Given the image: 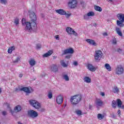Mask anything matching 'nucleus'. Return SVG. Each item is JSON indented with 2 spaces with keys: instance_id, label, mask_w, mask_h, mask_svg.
Returning <instances> with one entry per match:
<instances>
[{
  "instance_id": "nucleus-57",
  "label": "nucleus",
  "mask_w": 124,
  "mask_h": 124,
  "mask_svg": "<svg viewBox=\"0 0 124 124\" xmlns=\"http://www.w3.org/2000/svg\"><path fill=\"white\" fill-rule=\"evenodd\" d=\"M117 113H118V115H120L121 114V110H118Z\"/></svg>"
},
{
  "instance_id": "nucleus-24",
  "label": "nucleus",
  "mask_w": 124,
  "mask_h": 124,
  "mask_svg": "<svg viewBox=\"0 0 124 124\" xmlns=\"http://www.w3.org/2000/svg\"><path fill=\"white\" fill-rule=\"evenodd\" d=\"M113 92L114 93H120V90H119V88L117 86H114L113 89Z\"/></svg>"
},
{
  "instance_id": "nucleus-45",
  "label": "nucleus",
  "mask_w": 124,
  "mask_h": 124,
  "mask_svg": "<svg viewBox=\"0 0 124 124\" xmlns=\"http://www.w3.org/2000/svg\"><path fill=\"white\" fill-rule=\"evenodd\" d=\"M64 15H65V16L66 17V18H68V17H70V16H71V14H67V13H66V14Z\"/></svg>"
},
{
  "instance_id": "nucleus-58",
  "label": "nucleus",
  "mask_w": 124,
  "mask_h": 124,
  "mask_svg": "<svg viewBox=\"0 0 124 124\" xmlns=\"http://www.w3.org/2000/svg\"><path fill=\"white\" fill-rule=\"evenodd\" d=\"M93 108V106L89 105V109H92Z\"/></svg>"
},
{
  "instance_id": "nucleus-5",
  "label": "nucleus",
  "mask_w": 124,
  "mask_h": 124,
  "mask_svg": "<svg viewBox=\"0 0 124 124\" xmlns=\"http://www.w3.org/2000/svg\"><path fill=\"white\" fill-rule=\"evenodd\" d=\"M102 56H103L102 51L101 50H96L95 52V55H94L95 61H96V62H99V61L101 60Z\"/></svg>"
},
{
  "instance_id": "nucleus-18",
  "label": "nucleus",
  "mask_w": 124,
  "mask_h": 124,
  "mask_svg": "<svg viewBox=\"0 0 124 124\" xmlns=\"http://www.w3.org/2000/svg\"><path fill=\"white\" fill-rule=\"evenodd\" d=\"M52 54H53V50H49L47 53H45L43 55V58H47V57H50V56H51Z\"/></svg>"
},
{
  "instance_id": "nucleus-12",
  "label": "nucleus",
  "mask_w": 124,
  "mask_h": 124,
  "mask_svg": "<svg viewBox=\"0 0 124 124\" xmlns=\"http://www.w3.org/2000/svg\"><path fill=\"white\" fill-rule=\"evenodd\" d=\"M63 52H64L62 53V55H66V54H70L72 55V54L74 53V49L72 48H69L64 50Z\"/></svg>"
},
{
  "instance_id": "nucleus-28",
  "label": "nucleus",
  "mask_w": 124,
  "mask_h": 124,
  "mask_svg": "<svg viewBox=\"0 0 124 124\" xmlns=\"http://www.w3.org/2000/svg\"><path fill=\"white\" fill-rule=\"evenodd\" d=\"M61 65L63 67H67V65H68L67 64H66L65 62H64V60H62L61 61Z\"/></svg>"
},
{
  "instance_id": "nucleus-37",
  "label": "nucleus",
  "mask_w": 124,
  "mask_h": 124,
  "mask_svg": "<svg viewBox=\"0 0 124 124\" xmlns=\"http://www.w3.org/2000/svg\"><path fill=\"white\" fill-rule=\"evenodd\" d=\"M21 22L23 26H26L27 22H26V19L25 18H22Z\"/></svg>"
},
{
  "instance_id": "nucleus-23",
  "label": "nucleus",
  "mask_w": 124,
  "mask_h": 124,
  "mask_svg": "<svg viewBox=\"0 0 124 124\" xmlns=\"http://www.w3.org/2000/svg\"><path fill=\"white\" fill-rule=\"evenodd\" d=\"M117 25L121 28H124V24L123 23V22L121 20H117Z\"/></svg>"
},
{
  "instance_id": "nucleus-53",
  "label": "nucleus",
  "mask_w": 124,
  "mask_h": 124,
  "mask_svg": "<svg viewBox=\"0 0 124 124\" xmlns=\"http://www.w3.org/2000/svg\"><path fill=\"white\" fill-rule=\"evenodd\" d=\"M101 95H102V96H104V95H105V93H104L103 92H101Z\"/></svg>"
},
{
  "instance_id": "nucleus-3",
  "label": "nucleus",
  "mask_w": 124,
  "mask_h": 124,
  "mask_svg": "<svg viewBox=\"0 0 124 124\" xmlns=\"http://www.w3.org/2000/svg\"><path fill=\"white\" fill-rule=\"evenodd\" d=\"M116 101L114 100L112 101L111 106L112 108L116 109L117 108V104L118 108H121L123 103H122L121 99H117Z\"/></svg>"
},
{
  "instance_id": "nucleus-26",
  "label": "nucleus",
  "mask_w": 124,
  "mask_h": 124,
  "mask_svg": "<svg viewBox=\"0 0 124 124\" xmlns=\"http://www.w3.org/2000/svg\"><path fill=\"white\" fill-rule=\"evenodd\" d=\"M48 98L49 99H51L52 97H53V93L51 90H49L48 92V94H47Z\"/></svg>"
},
{
  "instance_id": "nucleus-2",
  "label": "nucleus",
  "mask_w": 124,
  "mask_h": 124,
  "mask_svg": "<svg viewBox=\"0 0 124 124\" xmlns=\"http://www.w3.org/2000/svg\"><path fill=\"white\" fill-rule=\"evenodd\" d=\"M28 13L29 17L31 18V22H33V25H34L35 28H36V20H37V18H36L35 13L32 11H29Z\"/></svg>"
},
{
  "instance_id": "nucleus-54",
  "label": "nucleus",
  "mask_w": 124,
  "mask_h": 124,
  "mask_svg": "<svg viewBox=\"0 0 124 124\" xmlns=\"http://www.w3.org/2000/svg\"><path fill=\"white\" fill-rule=\"evenodd\" d=\"M10 112L11 113L12 115L14 114V111H13L12 109L10 110Z\"/></svg>"
},
{
  "instance_id": "nucleus-60",
  "label": "nucleus",
  "mask_w": 124,
  "mask_h": 124,
  "mask_svg": "<svg viewBox=\"0 0 124 124\" xmlns=\"http://www.w3.org/2000/svg\"><path fill=\"white\" fill-rule=\"evenodd\" d=\"M17 91H18V88H16V92H17Z\"/></svg>"
},
{
  "instance_id": "nucleus-42",
  "label": "nucleus",
  "mask_w": 124,
  "mask_h": 124,
  "mask_svg": "<svg viewBox=\"0 0 124 124\" xmlns=\"http://www.w3.org/2000/svg\"><path fill=\"white\" fill-rule=\"evenodd\" d=\"M84 19L85 20H88L89 19V16H88V14L85 15L84 16Z\"/></svg>"
},
{
  "instance_id": "nucleus-35",
  "label": "nucleus",
  "mask_w": 124,
  "mask_h": 124,
  "mask_svg": "<svg viewBox=\"0 0 124 124\" xmlns=\"http://www.w3.org/2000/svg\"><path fill=\"white\" fill-rule=\"evenodd\" d=\"M14 23L17 26V25H19V18H16L15 19Z\"/></svg>"
},
{
  "instance_id": "nucleus-4",
  "label": "nucleus",
  "mask_w": 124,
  "mask_h": 124,
  "mask_svg": "<svg viewBox=\"0 0 124 124\" xmlns=\"http://www.w3.org/2000/svg\"><path fill=\"white\" fill-rule=\"evenodd\" d=\"M29 103L32 107H34L35 109H40L41 108V105L38 103L37 101L34 100H30Z\"/></svg>"
},
{
  "instance_id": "nucleus-16",
  "label": "nucleus",
  "mask_w": 124,
  "mask_h": 124,
  "mask_svg": "<svg viewBox=\"0 0 124 124\" xmlns=\"http://www.w3.org/2000/svg\"><path fill=\"white\" fill-rule=\"evenodd\" d=\"M55 12L56 13L60 14V15H64L66 14L65 11L63 10V9H60L58 10H55Z\"/></svg>"
},
{
  "instance_id": "nucleus-63",
  "label": "nucleus",
  "mask_w": 124,
  "mask_h": 124,
  "mask_svg": "<svg viewBox=\"0 0 124 124\" xmlns=\"http://www.w3.org/2000/svg\"><path fill=\"white\" fill-rule=\"evenodd\" d=\"M31 91H32V89H31Z\"/></svg>"
},
{
  "instance_id": "nucleus-61",
  "label": "nucleus",
  "mask_w": 124,
  "mask_h": 124,
  "mask_svg": "<svg viewBox=\"0 0 124 124\" xmlns=\"http://www.w3.org/2000/svg\"><path fill=\"white\" fill-rule=\"evenodd\" d=\"M80 3H81V4H84V2H83V1L81 2Z\"/></svg>"
},
{
  "instance_id": "nucleus-50",
  "label": "nucleus",
  "mask_w": 124,
  "mask_h": 124,
  "mask_svg": "<svg viewBox=\"0 0 124 124\" xmlns=\"http://www.w3.org/2000/svg\"><path fill=\"white\" fill-rule=\"evenodd\" d=\"M103 35H104V36H108V34L107 32H104L103 33Z\"/></svg>"
},
{
  "instance_id": "nucleus-20",
  "label": "nucleus",
  "mask_w": 124,
  "mask_h": 124,
  "mask_svg": "<svg viewBox=\"0 0 124 124\" xmlns=\"http://www.w3.org/2000/svg\"><path fill=\"white\" fill-rule=\"evenodd\" d=\"M14 110L16 112H20L22 110V107L20 105H17L15 108Z\"/></svg>"
},
{
  "instance_id": "nucleus-15",
  "label": "nucleus",
  "mask_w": 124,
  "mask_h": 124,
  "mask_svg": "<svg viewBox=\"0 0 124 124\" xmlns=\"http://www.w3.org/2000/svg\"><path fill=\"white\" fill-rule=\"evenodd\" d=\"M87 68L90 71H92V72H94V71L96 70L94 66H93L92 64H88L87 65Z\"/></svg>"
},
{
  "instance_id": "nucleus-22",
  "label": "nucleus",
  "mask_w": 124,
  "mask_h": 124,
  "mask_svg": "<svg viewBox=\"0 0 124 124\" xmlns=\"http://www.w3.org/2000/svg\"><path fill=\"white\" fill-rule=\"evenodd\" d=\"M116 31L117 34H118L119 36H121V37L123 36V33H122V31H121V30L120 29V28H117L116 29Z\"/></svg>"
},
{
  "instance_id": "nucleus-38",
  "label": "nucleus",
  "mask_w": 124,
  "mask_h": 124,
  "mask_svg": "<svg viewBox=\"0 0 124 124\" xmlns=\"http://www.w3.org/2000/svg\"><path fill=\"white\" fill-rule=\"evenodd\" d=\"M37 111L40 112L41 113H42V112L45 111V108H40L37 109Z\"/></svg>"
},
{
  "instance_id": "nucleus-10",
  "label": "nucleus",
  "mask_w": 124,
  "mask_h": 124,
  "mask_svg": "<svg viewBox=\"0 0 124 124\" xmlns=\"http://www.w3.org/2000/svg\"><path fill=\"white\" fill-rule=\"evenodd\" d=\"M56 102L57 104H62L63 102V97L62 94H59L56 97Z\"/></svg>"
},
{
  "instance_id": "nucleus-47",
  "label": "nucleus",
  "mask_w": 124,
  "mask_h": 124,
  "mask_svg": "<svg viewBox=\"0 0 124 124\" xmlns=\"http://www.w3.org/2000/svg\"><path fill=\"white\" fill-rule=\"evenodd\" d=\"M111 118H113V119H116V116L114 113H112V114H111Z\"/></svg>"
},
{
  "instance_id": "nucleus-39",
  "label": "nucleus",
  "mask_w": 124,
  "mask_h": 124,
  "mask_svg": "<svg viewBox=\"0 0 124 124\" xmlns=\"http://www.w3.org/2000/svg\"><path fill=\"white\" fill-rule=\"evenodd\" d=\"M112 44H114V45H116V44H117V40L115 37L113 38L112 39Z\"/></svg>"
},
{
  "instance_id": "nucleus-11",
  "label": "nucleus",
  "mask_w": 124,
  "mask_h": 124,
  "mask_svg": "<svg viewBox=\"0 0 124 124\" xmlns=\"http://www.w3.org/2000/svg\"><path fill=\"white\" fill-rule=\"evenodd\" d=\"M19 91L21 92H24V93H26V95H29V93H31V91L30 90L29 87H22L19 89Z\"/></svg>"
},
{
  "instance_id": "nucleus-34",
  "label": "nucleus",
  "mask_w": 124,
  "mask_h": 124,
  "mask_svg": "<svg viewBox=\"0 0 124 124\" xmlns=\"http://www.w3.org/2000/svg\"><path fill=\"white\" fill-rule=\"evenodd\" d=\"M87 16L89 17H90V16H94V13L93 12H90L89 13H87Z\"/></svg>"
},
{
  "instance_id": "nucleus-14",
  "label": "nucleus",
  "mask_w": 124,
  "mask_h": 124,
  "mask_svg": "<svg viewBox=\"0 0 124 124\" xmlns=\"http://www.w3.org/2000/svg\"><path fill=\"white\" fill-rule=\"evenodd\" d=\"M103 104V102L100 99H98L95 101V105L97 108L98 107H101Z\"/></svg>"
},
{
  "instance_id": "nucleus-41",
  "label": "nucleus",
  "mask_w": 124,
  "mask_h": 124,
  "mask_svg": "<svg viewBox=\"0 0 124 124\" xmlns=\"http://www.w3.org/2000/svg\"><path fill=\"white\" fill-rule=\"evenodd\" d=\"M20 61V58L19 57H17L15 61H13L14 63H16Z\"/></svg>"
},
{
  "instance_id": "nucleus-36",
  "label": "nucleus",
  "mask_w": 124,
  "mask_h": 124,
  "mask_svg": "<svg viewBox=\"0 0 124 124\" xmlns=\"http://www.w3.org/2000/svg\"><path fill=\"white\" fill-rule=\"evenodd\" d=\"M76 113L78 115V116H82V115H83L82 111L81 110H77L76 111Z\"/></svg>"
},
{
  "instance_id": "nucleus-40",
  "label": "nucleus",
  "mask_w": 124,
  "mask_h": 124,
  "mask_svg": "<svg viewBox=\"0 0 124 124\" xmlns=\"http://www.w3.org/2000/svg\"><path fill=\"white\" fill-rule=\"evenodd\" d=\"M0 2L2 4H6V3H7V1L6 0H0Z\"/></svg>"
},
{
  "instance_id": "nucleus-51",
  "label": "nucleus",
  "mask_w": 124,
  "mask_h": 124,
  "mask_svg": "<svg viewBox=\"0 0 124 124\" xmlns=\"http://www.w3.org/2000/svg\"><path fill=\"white\" fill-rule=\"evenodd\" d=\"M2 115L3 116H6L7 115V113H6V111H3L2 113Z\"/></svg>"
},
{
  "instance_id": "nucleus-27",
  "label": "nucleus",
  "mask_w": 124,
  "mask_h": 124,
  "mask_svg": "<svg viewBox=\"0 0 124 124\" xmlns=\"http://www.w3.org/2000/svg\"><path fill=\"white\" fill-rule=\"evenodd\" d=\"M94 9L96 11H99V12H101L102 11V8L98 6H95Z\"/></svg>"
},
{
  "instance_id": "nucleus-49",
  "label": "nucleus",
  "mask_w": 124,
  "mask_h": 124,
  "mask_svg": "<svg viewBox=\"0 0 124 124\" xmlns=\"http://www.w3.org/2000/svg\"><path fill=\"white\" fill-rule=\"evenodd\" d=\"M55 38L57 40H60V36L59 35H56L55 36Z\"/></svg>"
},
{
  "instance_id": "nucleus-56",
  "label": "nucleus",
  "mask_w": 124,
  "mask_h": 124,
  "mask_svg": "<svg viewBox=\"0 0 124 124\" xmlns=\"http://www.w3.org/2000/svg\"><path fill=\"white\" fill-rule=\"evenodd\" d=\"M93 26H94V27H96V26H97V24H96V23H94Z\"/></svg>"
},
{
  "instance_id": "nucleus-9",
  "label": "nucleus",
  "mask_w": 124,
  "mask_h": 124,
  "mask_svg": "<svg viewBox=\"0 0 124 124\" xmlns=\"http://www.w3.org/2000/svg\"><path fill=\"white\" fill-rule=\"evenodd\" d=\"M68 5L70 8H75L77 6V1L76 0H71L68 2Z\"/></svg>"
},
{
  "instance_id": "nucleus-30",
  "label": "nucleus",
  "mask_w": 124,
  "mask_h": 124,
  "mask_svg": "<svg viewBox=\"0 0 124 124\" xmlns=\"http://www.w3.org/2000/svg\"><path fill=\"white\" fill-rule=\"evenodd\" d=\"M29 63L31 66H33L34 65H35V61L34 60H31L30 61Z\"/></svg>"
},
{
  "instance_id": "nucleus-59",
  "label": "nucleus",
  "mask_w": 124,
  "mask_h": 124,
  "mask_svg": "<svg viewBox=\"0 0 124 124\" xmlns=\"http://www.w3.org/2000/svg\"><path fill=\"white\" fill-rule=\"evenodd\" d=\"M1 93V89L0 88V94Z\"/></svg>"
},
{
  "instance_id": "nucleus-8",
  "label": "nucleus",
  "mask_w": 124,
  "mask_h": 124,
  "mask_svg": "<svg viewBox=\"0 0 124 124\" xmlns=\"http://www.w3.org/2000/svg\"><path fill=\"white\" fill-rule=\"evenodd\" d=\"M115 72L116 74L120 75L124 73V68L121 65H118L115 70Z\"/></svg>"
},
{
  "instance_id": "nucleus-29",
  "label": "nucleus",
  "mask_w": 124,
  "mask_h": 124,
  "mask_svg": "<svg viewBox=\"0 0 124 124\" xmlns=\"http://www.w3.org/2000/svg\"><path fill=\"white\" fill-rule=\"evenodd\" d=\"M91 81H92L91 78L88 77H85L84 78V82H86V83H91Z\"/></svg>"
},
{
  "instance_id": "nucleus-55",
  "label": "nucleus",
  "mask_w": 124,
  "mask_h": 124,
  "mask_svg": "<svg viewBox=\"0 0 124 124\" xmlns=\"http://www.w3.org/2000/svg\"><path fill=\"white\" fill-rule=\"evenodd\" d=\"M20 78H22L23 77V74H20L19 75Z\"/></svg>"
},
{
  "instance_id": "nucleus-21",
  "label": "nucleus",
  "mask_w": 124,
  "mask_h": 124,
  "mask_svg": "<svg viewBox=\"0 0 124 124\" xmlns=\"http://www.w3.org/2000/svg\"><path fill=\"white\" fill-rule=\"evenodd\" d=\"M51 70L53 72H57L58 71V67L56 65H52L51 67Z\"/></svg>"
},
{
  "instance_id": "nucleus-52",
  "label": "nucleus",
  "mask_w": 124,
  "mask_h": 124,
  "mask_svg": "<svg viewBox=\"0 0 124 124\" xmlns=\"http://www.w3.org/2000/svg\"><path fill=\"white\" fill-rule=\"evenodd\" d=\"M117 51H118V53H122V49H120V48L118 49L117 50Z\"/></svg>"
},
{
  "instance_id": "nucleus-19",
  "label": "nucleus",
  "mask_w": 124,
  "mask_h": 124,
  "mask_svg": "<svg viewBox=\"0 0 124 124\" xmlns=\"http://www.w3.org/2000/svg\"><path fill=\"white\" fill-rule=\"evenodd\" d=\"M66 31L68 34H72V32H73V31L74 30L70 27H67Z\"/></svg>"
},
{
  "instance_id": "nucleus-44",
  "label": "nucleus",
  "mask_w": 124,
  "mask_h": 124,
  "mask_svg": "<svg viewBox=\"0 0 124 124\" xmlns=\"http://www.w3.org/2000/svg\"><path fill=\"white\" fill-rule=\"evenodd\" d=\"M73 65H75V66H77L78 65V62L77 61H74L73 62Z\"/></svg>"
},
{
  "instance_id": "nucleus-43",
  "label": "nucleus",
  "mask_w": 124,
  "mask_h": 124,
  "mask_svg": "<svg viewBox=\"0 0 124 124\" xmlns=\"http://www.w3.org/2000/svg\"><path fill=\"white\" fill-rule=\"evenodd\" d=\"M72 34H73L75 36H78V33H77L74 30L73 31Z\"/></svg>"
},
{
  "instance_id": "nucleus-46",
  "label": "nucleus",
  "mask_w": 124,
  "mask_h": 124,
  "mask_svg": "<svg viewBox=\"0 0 124 124\" xmlns=\"http://www.w3.org/2000/svg\"><path fill=\"white\" fill-rule=\"evenodd\" d=\"M41 48V45L37 44L36 45V49H40Z\"/></svg>"
},
{
  "instance_id": "nucleus-1",
  "label": "nucleus",
  "mask_w": 124,
  "mask_h": 124,
  "mask_svg": "<svg viewBox=\"0 0 124 124\" xmlns=\"http://www.w3.org/2000/svg\"><path fill=\"white\" fill-rule=\"evenodd\" d=\"M82 95L77 94L74 96H71L70 98V102L71 104L76 105L78 104L81 100H82Z\"/></svg>"
},
{
  "instance_id": "nucleus-25",
  "label": "nucleus",
  "mask_w": 124,
  "mask_h": 124,
  "mask_svg": "<svg viewBox=\"0 0 124 124\" xmlns=\"http://www.w3.org/2000/svg\"><path fill=\"white\" fill-rule=\"evenodd\" d=\"M105 67L107 69L108 71H111V66H110V64L108 63L105 64Z\"/></svg>"
},
{
  "instance_id": "nucleus-6",
  "label": "nucleus",
  "mask_w": 124,
  "mask_h": 124,
  "mask_svg": "<svg viewBox=\"0 0 124 124\" xmlns=\"http://www.w3.org/2000/svg\"><path fill=\"white\" fill-rule=\"evenodd\" d=\"M32 23H33V22L32 21H31V23L27 22L26 23V25H25V26H26V29L28 30V31H31V30H32L33 31H34L36 30V29H37V25H36V27H34V25H33Z\"/></svg>"
},
{
  "instance_id": "nucleus-62",
  "label": "nucleus",
  "mask_w": 124,
  "mask_h": 124,
  "mask_svg": "<svg viewBox=\"0 0 124 124\" xmlns=\"http://www.w3.org/2000/svg\"><path fill=\"white\" fill-rule=\"evenodd\" d=\"M109 1H110V2H112V1H113V0H108Z\"/></svg>"
},
{
  "instance_id": "nucleus-13",
  "label": "nucleus",
  "mask_w": 124,
  "mask_h": 124,
  "mask_svg": "<svg viewBox=\"0 0 124 124\" xmlns=\"http://www.w3.org/2000/svg\"><path fill=\"white\" fill-rule=\"evenodd\" d=\"M117 18L120 21H121L122 23H124V14L123 13H120L117 15Z\"/></svg>"
},
{
  "instance_id": "nucleus-7",
  "label": "nucleus",
  "mask_w": 124,
  "mask_h": 124,
  "mask_svg": "<svg viewBox=\"0 0 124 124\" xmlns=\"http://www.w3.org/2000/svg\"><path fill=\"white\" fill-rule=\"evenodd\" d=\"M28 116L31 118H36L38 116V113L33 110H30L28 111Z\"/></svg>"
},
{
  "instance_id": "nucleus-31",
  "label": "nucleus",
  "mask_w": 124,
  "mask_h": 124,
  "mask_svg": "<svg viewBox=\"0 0 124 124\" xmlns=\"http://www.w3.org/2000/svg\"><path fill=\"white\" fill-rule=\"evenodd\" d=\"M15 49V48L14 47V46H11L8 49V52L9 53V54H11V53H12V51H14Z\"/></svg>"
},
{
  "instance_id": "nucleus-33",
  "label": "nucleus",
  "mask_w": 124,
  "mask_h": 124,
  "mask_svg": "<svg viewBox=\"0 0 124 124\" xmlns=\"http://www.w3.org/2000/svg\"><path fill=\"white\" fill-rule=\"evenodd\" d=\"M63 79H64L65 81H69V77L67 75H63Z\"/></svg>"
},
{
  "instance_id": "nucleus-64",
  "label": "nucleus",
  "mask_w": 124,
  "mask_h": 124,
  "mask_svg": "<svg viewBox=\"0 0 124 124\" xmlns=\"http://www.w3.org/2000/svg\"><path fill=\"white\" fill-rule=\"evenodd\" d=\"M122 108H124V106L122 107Z\"/></svg>"
},
{
  "instance_id": "nucleus-32",
  "label": "nucleus",
  "mask_w": 124,
  "mask_h": 124,
  "mask_svg": "<svg viewBox=\"0 0 124 124\" xmlns=\"http://www.w3.org/2000/svg\"><path fill=\"white\" fill-rule=\"evenodd\" d=\"M97 117L99 120H102V119H104V115L100 113L98 114Z\"/></svg>"
},
{
  "instance_id": "nucleus-17",
  "label": "nucleus",
  "mask_w": 124,
  "mask_h": 124,
  "mask_svg": "<svg viewBox=\"0 0 124 124\" xmlns=\"http://www.w3.org/2000/svg\"><path fill=\"white\" fill-rule=\"evenodd\" d=\"M86 42L89 43L91 45H94V46H96V43L93 40H91L90 39H86Z\"/></svg>"
},
{
  "instance_id": "nucleus-48",
  "label": "nucleus",
  "mask_w": 124,
  "mask_h": 124,
  "mask_svg": "<svg viewBox=\"0 0 124 124\" xmlns=\"http://www.w3.org/2000/svg\"><path fill=\"white\" fill-rule=\"evenodd\" d=\"M71 58V55H67L65 56L66 59H70Z\"/></svg>"
}]
</instances>
